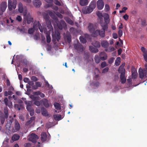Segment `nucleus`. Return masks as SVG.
<instances>
[{
	"label": "nucleus",
	"instance_id": "nucleus-1",
	"mask_svg": "<svg viewBox=\"0 0 147 147\" xmlns=\"http://www.w3.org/2000/svg\"><path fill=\"white\" fill-rule=\"evenodd\" d=\"M104 22L103 20L102 21V19L100 20V24L102 27V31L100 30H95V27L94 25L92 23H90L88 24V28L89 31L91 33L92 36L96 37L99 35L102 38L104 37L105 35V31L107 30L108 28V24L110 22L109 16L108 13H105L104 16Z\"/></svg>",
	"mask_w": 147,
	"mask_h": 147
},
{
	"label": "nucleus",
	"instance_id": "nucleus-2",
	"mask_svg": "<svg viewBox=\"0 0 147 147\" xmlns=\"http://www.w3.org/2000/svg\"><path fill=\"white\" fill-rule=\"evenodd\" d=\"M147 70L145 69H143L141 68L139 69L138 72L139 77L141 79L145 78L147 77Z\"/></svg>",
	"mask_w": 147,
	"mask_h": 147
},
{
	"label": "nucleus",
	"instance_id": "nucleus-3",
	"mask_svg": "<svg viewBox=\"0 0 147 147\" xmlns=\"http://www.w3.org/2000/svg\"><path fill=\"white\" fill-rule=\"evenodd\" d=\"M33 28L35 30H38V28L41 32H43V28L39 21H35L33 23Z\"/></svg>",
	"mask_w": 147,
	"mask_h": 147
},
{
	"label": "nucleus",
	"instance_id": "nucleus-4",
	"mask_svg": "<svg viewBox=\"0 0 147 147\" xmlns=\"http://www.w3.org/2000/svg\"><path fill=\"white\" fill-rule=\"evenodd\" d=\"M20 125L18 121L16 119H15L14 126L12 130V132H15L19 131L20 130Z\"/></svg>",
	"mask_w": 147,
	"mask_h": 147
},
{
	"label": "nucleus",
	"instance_id": "nucleus-5",
	"mask_svg": "<svg viewBox=\"0 0 147 147\" xmlns=\"http://www.w3.org/2000/svg\"><path fill=\"white\" fill-rule=\"evenodd\" d=\"M38 138V137L37 135L34 133H32L28 140L33 143H35L36 142V140Z\"/></svg>",
	"mask_w": 147,
	"mask_h": 147
},
{
	"label": "nucleus",
	"instance_id": "nucleus-6",
	"mask_svg": "<svg viewBox=\"0 0 147 147\" xmlns=\"http://www.w3.org/2000/svg\"><path fill=\"white\" fill-rule=\"evenodd\" d=\"M120 79L121 80V82L122 84H124L126 81V78L125 77V69L122 70V72H120Z\"/></svg>",
	"mask_w": 147,
	"mask_h": 147
},
{
	"label": "nucleus",
	"instance_id": "nucleus-7",
	"mask_svg": "<svg viewBox=\"0 0 147 147\" xmlns=\"http://www.w3.org/2000/svg\"><path fill=\"white\" fill-rule=\"evenodd\" d=\"M30 98L34 101V104L35 105L39 106L40 105V102L37 100H39L40 97L39 96H35L33 95H32L30 97Z\"/></svg>",
	"mask_w": 147,
	"mask_h": 147
},
{
	"label": "nucleus",
	"instance_id": "nucleus-8",
	"mask_svg": "<svg viewBox=\"0 0 147 147\" xmlns=\"http://www.w3.org/2000/svg\"><path fill=\"white\" fill-rule=\"evenodd\" d=\"M75 49L80 52H82L83 51V46L80 43L77 44H75L74 45Z\"/></svg>",
	"mask_w": 147,
	"mask_h": 147
},
{
	"label": "nucleus",
	"instance_id": "nucleus-9",
	"mask_svg": "<svg viewBox=\"0 0 147 147\" xmlns=\"http://www.w3.org/2000/svg\"><path fill=\"white\" fill-rule=\"evenodd\" d=\"M93 10L89 6L86 7L82 9V11L84 14L90 13H91Z\"/></svg>",
	"mask_w": 147,
	"mask_h": 147
},
{
	"label": "nucleus",
	"instance_id": "nucleus-10",
	"mask_svg": "<svg viewBox=\"0 0 147 147\" xmlns=\"http://www.w3.org/2000/svg\"><path fill=\"white\" fill-rule=\"evenodd\" d=\"M16 6V5H14L13 3H12L11 0H8V7L9 11H11L12 9H15Z\"/></svg>",
	"mask_w": 147,
	"mask_h": 147
},
{
	"label": "nucleus",
	"instance_id": "nucleus-11",
	"mask_svg": "<svg viewBox=\"0 0 147 147\" xmlns=\"http://www.w3.org/2000/svg\"><path fill=\"white\" fill-rule=\"evenodd\" d=\"M104 3L102 0H98L97 1V7L98 9H102L104 6Z\"/></svg>",
	"mask_w": 147,
	"mask_h": 147
},
{
	"label": "nucleus",
	"instance_id": "nucleus-12",
	"mask_svg": "<svg viewBox=\"0 0 147 147\" xmlns=\"http://www.w3.org/2000/svg\"><path fill=\"white\" fill-rule=\"evenodd\" d=\"M7 7V3L5 2H2L1 4L0 10L3 13L5 11Z\"/></svg>",
	"mask_w": 147,
	"mask_h": 147
},
{
	"label": "nucleus",
	"instance_id": "nucleus-13",
	"mask_svg": "<svg viewBox=\"0 0 147 147\" xmlns=\"http://www.w3.org/2000/svg\"><path fill=\"white\" fill-rule=\"evenodd\" d=\"M10 119L7 121L6 126L7 128H10L11 127V125H12L13 121V118L11 117H9Z\"/></svg>",
	"mask_w": 147,
	"mask_h": 147
},
{
	"label": "nucleus",
	"instance_id": "nucleus-14",
	"mask_svg": "<svg viewBox=\"0 0 147 147\" xmlns=\"http://www.w3.org/2000/svg\"><path fill=\"white\" fill-rule=\"evenodd\" d=\"M99 56L100 59L102 61H105L107 58V55L104 52H101Z\"/></svg>",
	"mask_w": 147,
	"mask_h": 147
},
{
	"label": "nucleus",
	"instance_id": "nucleus-15",
	"mask_svg": "<svg viewBox=\"0 0 147 147\" xmlns=\"http://www.w3.org/2000/svg\"><path fill=\"white\" fill-rule=\"evenodd\" d=\"M41 139L42 141L43 142L47 140V135L45 132H42L41 134Z\"/></svg>",
	"mask_w": 147,
	"mask_h": 147
},
{
	"label": "nucleus",
	"instance_id": "nucleus-16",
	"mask_svg": "<svg viewBox=\"0 0 147 147\" xmlns=\"http://www.w3.org/2000/svg\"><path fill=\"white\" fill-rule=\"evenodd\" d=\"M33 18H32L30 13H28L26 17V20L27 24H30L33 22Z\"/></svg>",
	"mask_w": 147,
	"mask_h": 147
},
{
	"label": "nucleus",
	"instance_id": "nucleus-17",
	"mask_svg": "<svg viewBox=\"0 0 147 147\" xmlns=\"http://www.w3.org/2000/svg\"><path fill=\"white\" fill-rule=\"evenodd\" d=\"M41 112L42 115L44 116L47 117L49 115L47 109L44 107H42L41 109Z\"/></svg>",
	"mask_w": 147,
	"mask_h": 147
},
{
	"label": "nucleus",
	"instance_id": "nucleus-18",
	"mask_svg": "<svg viewBox=\"0 0 147 147\" xmlns=\"http://www.w3.org/2000/svg\"><path fill=\"white\" fill-rule=\"evenodd\" d=\"M101 45L102 47L107 49L109 45V43L107 41L103 40L101 41Z\"/></svg>",
	"mask_w": 147,
	"mask_h": 147
},
{
	"label": "nucleus",
	"instance_id": "nucleus-19",
	"mask_svg": "<svg viewBox=\"0 0 147 147\" xmlns=\"http://www.w3.org/2000/svg\"><path fill=\"white\" fill-rule=\"evenodd\" d=\"M48 13L51 18L54 19L55 20H58L57 18L52 11H48Z\"/></svg>",
	"mask_w": 147,
	"mask_h": 147
},
{
	"label": "nucleus",
	"instance_id": "nucleus-20",
	"mask_svg": "<svg viewBox=\"0 0 147 147\" xmlns=\"http://www.w3.org/2000/svg\"><path fill=\"white\" fill-rule=\"evenodd\" d=\"M4 101L5 105L10 107L12 106V102L11 101H8V100L7 98H5L4 99Z\"/></svg>",
	"mask_w": 147,
	"mask_h": 147
},
{
	"label": "nucleus",
	"instance_id": "nucleus-21",
	"mask_svg": "<svg viewBox=\"0 0 147 147\" xmlns=\"http://www.w3.org/2000/svg\"><path fill=\"white\" fill-rule=\"evenodd\" d=\"M33 3L34 5L36 7H39L42 4L40 1H33Z\"/></svg>",
	"mask_w": 147,
	"mask_h": 147
},
{
	"label": "nucleus",
	"instance_id": "nucleus-22",
	"mask_svg": "<svg viewBox=\"0 0 147 147\" xmlns=\"http://www.w3.org/2000/svg\"><path fill=\"white\" fill-rule=\"evenodd\" d=\"M88 0H80V4L82 6H85L88 5Z\"/></svg>",
	"mask_w": 147,
	"mask_h": 147
},
{
	"label": "nucleus",
	"instance_id": "nucleus-23",
	"mask_svg": "<svg viewBox=\"0 0 147 147\" xmlns=\"http://www.w3.org/2000/svg\"><path fill=\"white\" fill-rule=\"evenodd\" d=\"M89 49L90 51L93 53H96L98 51V50L97 48H95L92 46H90Z\"/></svg>",
	"mask_w": 147,
	"mask_h": 147
},
{
	"label": "nucleus",
	"instance_id": "nucleus-24",
	"mask_svg": "<svg viewBox=\"0 0 147 147\" xmlns=\"http://www.w3.org/2000/svg\"><path fill=\"white\" fill-rule=\"evenodd\" d=\"M92 45L97 48H99L100 46V44L99 42L97 41H94L92 43Z\"/></svg>",
	"mask_w": 147,
	"mask_h": 147
},
{
	"label": "nucleus",
	"instance_id": "nucleus-25",
	"mask_svg": "<svg viewBox=\"0 0 147 147\" xmlns=\"http://www.w3.org/2000/svg\"><path fill=\"white\" fill-rule=\"evenodd\" d=\"M14 107L15 109L18 110H20L23 107V105L22 104H15Z\"/></svg>",
	"mask_w": 147,
	"mask_h": 147
},
{
	"label": "nucleus",
	"instance_id": "nucleus-26",
	"mask_svg": "<svg viewBox=\"0 0 147 147\" xmlns=\"http://www.w3.org/2000/svg\"><path fill=\"white\" fill-rule=\"evenodd\" d=\"M42 102L43 105L46 107H48L49 105V101L46 99H44L42 100Z\"/></svg>",
	"mask_w": 147,
	"mask_h": 147
},
{
	"label": "nucleus",
	"instance_id": "nucleus-27",
	"mask_svg": "<svg viewBox=\"0 0 147 147\" xmlns=\"http://www.w3.org/2000/svg\"><path fill=\"white\" fill-rule=\"evenodd\" d=\"M20 138V136L18 134H14L12 137L11 139L14 141H16L18 140Z\"/></svg>",
	"mask_w": 147,
	"mask_h": 147
},
{
	"label": "nucleus",
	"instance_id": "nucleus-28",
	"mask_svg": "<svg viewBox=\"0 0 147 147\" xmlns=\"http://www.w3.org/2000/svg\"><path fill=\"white\" fill-rule=\"evenodd\" d=\"M23 5L21 3H20L18 5V11L20 13H22L23 12Z\"/></svg>",
	"mask_w": 147,
	"mask_h": 147
},
{
	"label": "nucleus",
	"instance_id": "nucleus-29",
	"mask_svg": "<svg viewBox=\"0 0 147 147\" xmlns=\"http://www.w3.org/2000/svg\"><path fill=\"white\" fill-rule=\"evenodd\" d=\"M66 37L68 42L70 44L71 41V36L70 33L66 34Z\"/></svg>",
	"mask_w": 147,
	"mask_h": 147
},
{
	"label": "nucleus",
	"instance_id": "nucleus-30",
	"mask_svg": "<svg viewBox=\"0 0 147 147\" xmlns=\"http://www.w3.org/2000/svg\"><path fill=\"white\" fill-rule=\"evenodd\" d=\"M115 50V48L113 47H110L106 49L105 51L107 52L110 53L114 51Z\"/></svg>",
	"mask_w": 147,
	"mask_h": 147
},
{
	"label": "nucleus",
	"instance_id": "nucleus-31",
	"mask_svg": "<svg viewBox=\"0 0 147 147\" xmlns=\"http://www.w3.org/2000/svg\"><path fill=\"white\" fill-rule=\"evenodd\" d=\"M54 119L57 121L61 119V115L59 114H56L53 115Z\"/></svg>",
	"mask_w": 147,
	"mask_h": 147
},
{
	"label": "nucleus",
	"instance_id": "nucleus-32",
	"mask_svg": "<svg viewBox=\"0 0 147 147\" xmlns=\"http://www.w3.org/2000/svg\"><path fill=\"white\" fill-rule=\"evenodd\" d=\"M35 119V117H31L30 120L26 123V125L27 126L29 125L30 124H31L33 121H34Z\"/></svg>",
	"mask_w": 147,
	"mask_h": 147
},
{
	"label": "nucleus",
	"instance_id": "nucleus-33",
	"mask_svg": "<svg viewBox=\"0 0 147 147\" xmlns=\"http://www.w3.org/2000/svg\"><path fill=\"white\" fill-rule=\"evenodd\" d=\"M93 10L96 6V2L95 1H92L89 6Z\"/></svg>",
	"mask_w": 147,
	"mask_h": 147
},
{
	"label": "nucleus",
	"instance_id": "nucleus-34",
	"mask_svg": "<svg viewBox=\"0 0 147 147\" xmlns=\"http://www.w3.org/2000/svg\"><path fill=\"white\" fill-rule=\"evenodd\" d=\"M94 59L95 62L96 63H98L101 60L100 58L99 57L98 55H95Z\"/></svg>",
	"mask_w": 147,
	"mask_h": 147
},
{
	"label": "nucleus",
	"instance_id": "nucleus-35",
	"mask_svg": "<svg viewBox=\"0 0 147 147\" xmlns=\"http://www.w3.org/2000/svg\"><path fill=\"white\" fill-rule=\"evenodd\" d=\"M120 60L121 58L120 57H117V58L116 59L115 62V65L116 66H117L120 65L121 62Z\"/></svg>",
	"mask_w": 147,
	"mask_h": 147
},
{
	"label": "nucleus",
	"instance_id": "nucleus-36",
	"mask_svg": "<svg viewBox=\"0 0 147 147\" xmlns=\"http://www.w3.org/2000/svg\"><path fill=\"white\" fill-rule=\"evenodd\" d=\"M47 42V43H50L51 42V39L50 36V34L46 33Z\"/></svg>",
	"mask_w": 147,
	"mask_h": 147
},
{
	"label": "nucleus",
	"instance_id": "nucleus-37",
	"mask_svg": "<svg viewBox=\"0 0 147 147\" xmlns=\"http://www.w3.org/2000/svg\"><path fill=\"white\" fill-rule=\"evenodd\" d=\"M54 105L56 109L57 110L61 109V107L60 105L58 103L55 102L54 104Z\"/></svg>",
	"mask_w": 147,
	"mask_h": 147
},
{
	"label": "nucleus",
	"instance_id": "nucleus-38",
	"mask_svg": "<svg viewBox=\"0 0 147 147\" xmlns=\"http://www.w3.org/2000/svg\"><path fill=\"white\" fill-rule=\"evenodd\" d=\"M4 117L7 119L8 116V110L6 109H5L4 111Z\"/></svg>",
	"mask_w": 147,
	"mask_h": 147
},
{
	"label": "nucleus",
	"instance_id": "nucleus-39",
	"mask_svg": "<svg viewBox=\"0 0 147 147\" xmlns=\"http://www.w3.org/2000/svg\"><path fill=\"white\" fill-rule=\"evenodd\" d=\"M80 40L81 42L83 43H85L86 42V39L82 36L80 37Z\"/></svg>",
	"mask_w": 147,
	"mask_h": 147
},
{
	"label": "nucleus",
	"instance_id": "nucleus-40",
	"mask_svg": "<svg viewBox=\"0 0 147 147\" xmlns=\"http://www.w3.org/2000/svg\"><path fill=\"white\" fill-rule=\"evenodd\" d=\"M125 65V63H123L119 67V69L118 70V72L120 71L122 72V70L123 69H125L124 68V67Z\"/></svg>",
	"mask_w": 147,
	"mask_h": 147
},
{
	"label": "nucleus",
	"instance_id": "nucleus-41",
	"mask_svg": "<svg viewBox=\"0 0 147 147\" xmlns=\"http://www.w3.org/2000/svg\"><path fill=\"white\" fill-rule=\"evenodd\" d=\"M35 30L32 28H29L28 30V32L29 34H32L34 32Z\"/></svg>",
	"mask_w": 147,
	"mask_h": 147
},
{
	"label": "nucleus",
	"instance_id": "nucleus-42",
	"mask_svg": "<svg viewBox=\"0 0 147 147\" xmlns=\"http://www.w3.org/2000/svg\"><path fill=\"white\" fill-rule=\"evenodd\" d=\"M25 102L26 105V106H32V102L31 101H25Z\"/></svg>",
	"mask_w": 147,
	"mask_h": 147
},
{
	"label": "nucleus",
	"instance_id": "nucleus-43",
	"mask_svg": "<svg viewBox=\"0 0 147 147\" xmlns=\"http://www.w3.org/2000/svg\"><path fill=\"white\" fill-rule=\"evenodd\" d=\"M66 21L67 23L71 25H73L74 24L73 22L69 18L67 19Z\"/></svg>",
	"mask_w": 147,
	"mask_h": 147
},
{
	"label": "nucleus",
	"instance_id": "nucleus-44",
	"mask_svg": "<svg viewBox=\"0 0 147 147\" xmlns=\"http://www.w3.org/2000/svg\"><path fill=\"white\" fill-rule=\"evenodd\" d=\"M132 78L133 79H136L137 77V73L136 72H132Z\"/></svg>",
	"mask_w": 147,
	"mask_h": 147
},
{
	"label": "nucleus",
	"instance_id": "nucleus-45",
	"mask_svg": "<svg viewBox=\"0 0 147 147\" xmlns=\"http://www.w3.org/2000/svg\"><path fill=\"white\" fill-rule=\"evenodd\" d=\"M31 80L33 82H36L38 80V78L35 76H32L31 78Z\"/></svg>",
	"mask_w": 147,
	"mask_h": 147
},
{
	"label": "nucleus",
	"instance_id": "nucleus-46",
	"mask_svg": "<svg viewBox=\"0 0 147 147\" xmlns=\"http://www.w3.org/2000/svg\"><path fill=\"white\" fill-rule=\"evenodd\" d=\"M110 9V7L108 4H106L105 6V11H108Z\"/></svg>",
	"mask_w": 147,
	"mask_h": 147
},
{
	"label": "nucleus",
	"instance_id": "nucleus-47",
	"mask_svg": "<svg viewBox=\"0 0 147 147\" xmlns=\"http://www.w3.org/2000/svg\"><path fill=\"white\" fill-rule=\"evenodd\" d=\"M114 58L112 57L110 58L108 60V63L109 64H111L113 63Z\"/></svg>",
	"mask_w": 147,
	"mask_h": 147
},
{
	"label": "nucleus",
	"instance_id": "nucleus-48",
	"mask_svg": "<svg viewBox=\"0 0 147 147\" xmlns=\"http://www.w3.org/2000/svg\"><path fill=\"white\" fill-rule=\"evenodd\" d=\"M96 14L98 17L100 18H102L103 16L102 13L100 12L99 11H98L97 13Z\"/></svg>",
	"mask_w": 147,
	"mask_h": 147
},
{
	"label": "nucleus",
	"instance_id": "nucleus-49",
	"mask_svg": "<svg viewBox=\"0 0 147 147\" xmlns=\"http://www.w3.org/2000/svg\"><path fill=\"white\" fill-rule=\"evenodd\" d=\"M127 9V8L125 7H123L121 10L119 11L120 13H124L125 12V11Z\"/></svg>",
	"mask_w": 147,
	"mask_h": 147
},
{
	"label": "nucleus",
	"instance_id": "nucleus-50",
	"mask_svg": "<svg viewBox=\"0 0 147 147\" xmlns=\"http://www.w3.org/2000/svg\"><path fill=\"white\" fill-rule=\"evenodd\" d=\"M119 36V37H121L122 35L123 31L119 29L118 32Z\"/></svg>",
	"mask_w": 147,
	"mask_h": 147
},
{
	"label": "nucleus",
	"instance_id": "nucleus-51",
	"mask_svg": "<svg viewBox=\"0 0 147 147\" xmlns=\"http://www.w3.org/2000/svg\"><path fill=\"white\" fill-rule=\"evenodd\" d=\"M109 68L108 67H107L105 68L102 71V73H107V72L109 70Z\"/></svg>",
	"mask_w": 147,
	"mask_h": 147
},
{
	"label": "nucleus",
	"instance_id": "nucleus-52",
	"mask_svg": "<svg viewBox=\"0 0 147 147\" xmlns=\"http://www.w3.org/2000/svg\"><path fill=\"white\" fill-rule=\"evenodd\" d=\"M5 117H0V120H1V122L2 124V125H3L4 123V122L5 121Z\"/></svg>",
	"mask_w": 147,
	"mask_h": 147
},
{
	"label": "nucleus",
	"instance_id": "nucleus-53",
	"mask_svg": "<svg viewBox=\"0 0 147 147\" xmlns=\"http://www.w3.org/2000/svg\"><path fill=\"white\" fill-rule=\"evenodd\" d=\"M107 64L105 61L103 62L101 64V67L102 68L104 67Z\"/></svg>",
	"mask_w": 147,
	"mask_h": 147
},
{
	"label": "nucleus",
	"instance_id": "nucleus-54",
	"mask_svg": "<svg viewBox=\"0 0 147 147\" xmlns=\"http://www.w3.org/2000/svg\"><path fill=\"white\" fill-rule=\"evenodd\" d=\"M141 49L143 53V54H146L147 53V51L146 50L145 48L144 47H142Z\"/></svg>",
	"mask_w": 147,
	"mask_h": 147
},
{
	"label": "nucleus",
	"instance_id": "nucleus-55",
	"mask_svg": "<svg viewBox=\"0 0 147 147\" xmlns=\"http://www.w3.org/2000/svg\"><path fill=\"white\" fill-rule=\"evenodd\" d=\"M141 24L142 25L144 26H146L147 25L146 21L145 20H142Z\"/></svg>",
	"mask_w": 147,
	"mask_h": 147
},
{
	"label": "nucleus",
	"instance_id": "nucleus-56",
	"mask_svg": "<svg viewBox=\"0 0 147 147\" xmlns=\"http://www.w3.org/2000/svg\"><path fill=\"white\" fill-rule=\"evenodd\" d=\"M55 3L59 6H60L61 5V4L59 1L57 0H55L54 1Z\"/></svg>",
	"mask_w": 147,
	"mask_h": 147
},
{
	"label": "nucleus",
	"instance_id": "nucleus-57",
	"mask_svg": "<svg viewBox=\"0 0 147 147\" xmlns=\"http://www.w3.org/2000/svg\"><path fill=\"white\" fill-rule=\"evenodd\" d=\"M35 84L36 86L38 87H41L42 85V83L39 82H36Z\"/></svg>",
	"mask_w": 147,
	"mask_h": 147
},
{
	"label": "nucleus",
	"instance_id": "nucleus-58",
	"mask_svg": "<svg viewBox=\"0 0 147 147\" xmlns=\"http://www.w3.org/2000/svg\"><path fill=\"white\" fill-rule=\"evenodd\" d=\"M113 38L114 39H117L118 38V35L117 33H113Z\"/></svg>",
	"mask_w": 147,
	"mask_h": 147
},
{
	"label": "nucleus",
	"instance_id": "nucleus-59",
	"mask_svg": "<svg viewBox=\"0 0 147 147\" xmlns=\"http://www.w3.org/2000/svg\"><path fill=\"white\" fill-rule=\"evenodd\" d=\"M143 56L145 61L147 62V53L143 54Z\"/></svg>",
	"mask_w": 147,
	"mask_h": 147
},
{
	"label": "nucleus",
	"instance_id": "nucleus-60",
	"mask_svg": "<svg viewBox=\"0 0 147 147\" xmlns=\"http://www.w3.org/2000/svg\"><path fill=\"white\" fill-rule=\"evenodd\" d=\"M123 18L125 20H127L128 19L129 16L126 14L123 16Z\"/></svg>",
	"mask_w": 147,
	"mask_h": 147
},
{
	"label": "nucleus",
	"instance_id": "nucleus-61",
	"mask_svg": "<svg viewBox=\"0 0 147 147\" xmlns=\"http://www.w3.org/2000/svg\"><path fill=\"white\" fill-rule=\"evenodd\" d=\"M16 20L19 22H21L22 20V18L21 16H18L16 18Z\"/></svg>",
	"mask_w": 147,
	"mask_h": 147
},
{
	"label": "nucleus",
	"instance_id": "nucleus-62",
	"mask_svg": "<svg viewBox=\"0 0 147 147\" xmlns=\"http://www.w3.org/2000/svg\"><path fill=\"white\" fill-rule=\"evenodd\" d=\"M16 101V102L19 103L20 104H21V103H23V101L19 99H17Z\"/></svg>",
	"mask_w": 147,
	"mask_h": 147
},
{
	"label": "nucleus",
	"instance_id": "nucleus-63",
	"mask_svg": "<svg viewBox=\"0 0 147 147\" xmlns=\"http://www.w3.org/2000/svg\"><path fill=\"white\" fill-rule=\"evenodd\" d=\"M30 113V115L31 116H32L33 115L34 113V111L33 109H32L30 111H29Z\"/></svg>",
	"mask_w": 147,
	"mask_h": 147
},
{
	"label": "nucleus",
	"instance_id": "nucleus-64",
	"mask_svg": "<svg viewBox=\"0 0 147 147\" xmlns=\"http://www.w3.org/2000/svg\"><path fill=\"white\" fill-rule=\"evenodd\" d=\"M26 83H28L29 81V79L27 78H25L23 80Z\"/></svg>",
	"mask_w": 147,
	"mask_h": 147
}]
</instances>
